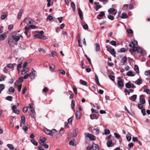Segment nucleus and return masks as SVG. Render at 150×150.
<instances>
[{"instance_id": "obj_25", "label": "nucleus", "mask_w": 150, "mask_h": 150, "mask_svg": "<svg viewBox=\"0 0 150 150\" xmlns=\"http://www.w3.org/2000/svg\"><path fill=\"white\" fill-rule=\"evenodd\" d=\"M34 37L35 38H38L41 39H42V35L40 34L39 33L34 35Z\"/></svg>"}, {"instance_id": "obj_8", "label": "nucleus", "mask_w": 150, "mask_h": 150, "mask_svg": "<svg viewBox=\"0 0 150 150\" xmlns=\"http://www.w3.org/2000/svg\"><path fill=\"white\" fill-rule=\"evenodd\" d=\"M78 12L80 18L81 20H83V12L80 8H79L78 9Z\"/></svg>"}, {"instance_id": "obj_54", "label": "nucleus", "mask_w": 150, "mask_h": 150, "mask_svg": "<svg viewBox=\"0 0 150 150\" xmlns=\"http://www.w3.org/2000/svg\"><path fill=\"white\" fill-rule=\"evenodd\" d=\"M19 83V82L17 80L16 81V82L14 83V87L15 88H17L18 87V86L19 85H18Z\"/></svg>"}, {"instance_id": "obj_32", "label": "nucleus", "mask_w": 150, "mask_h": 150, "mask_svg": "<svg viewBox=\"0 0 150 150\" xmlns=\"http://www.w3.org/2000/svg\"><path fill=\"white\" fill-rule=\"evenodd\" d=\"M31 142L35 146H37L38 144V143L34 139H32L30 140Z\"/></svg>"}, {"instance_id": "obj_60", "label": "nucleus", "mask_w": 150, "mask_h": 150, "mask_svg": "<svg viewBox=\"0 0 150 150\" xmlns=\"http://www.w3.org/2000/svg\"><path fill=\"white\" fill-rule=\"evenodd\" d=\"M108 18L109 19H110L111 20H113L114 19V18L113 17V16H112V15H109L108 16Z\"/></svg>"}, {"instance_id": "obj_3", "label": "nucleus", "mask_w": 150, "mask_h": 150, "mask_svg": "<svg viewBox=\"0 0 150 150\" xmlns=\"http://www.w3.org/2000/svg\"><path fill=\"white\" fill-rule=\"evenodd\" d=\"M84 134L86 137L89 138L91 140L94 141L96 140L95 137L92 134L88 133H85Z\"/></svg>"}, {"instance_id": "obj_34", "label": "nucleus", "mask_w": 150, "mask_h": 150, "mask_svg": "<svg viewBox=\"0 0 150 150\" xmlns=\"http://www.w3.org/2000/svg\"><path fill=\"white\" fill-rule=\"evenodd\" d=\"M127 58L126 57H123L121 60V62L125 63L127 61Z\"/></svg>"}, {"instance_id": "obj_17", "label": "nucleus", "mask_w": 150, "mask_h": 150, "mask_svg": "<svg viewBox=\"0 0 150 150\" xmlns=\"http://www.w3.org/2000/svg\"><path fill=\"white\" fill-rule=\"evenodd\" d=\"M93 149L94 150H99V146L97 144H95L94 143H93Z\"/></svg>"}, {"instance_id": "obj_61", "label": "nucleus", "mask_w": 150, "mask_h": 150, "mask_svg": "<svg viewBox=\"0 0 150 150\" xmlns=\"http://www.w3.org/2000/svg\"><path fill=\"white\" fill-rule=\"evenodd\" d=\"M28 111V108L27 107H24L23 108V111L24 113H26Z\"/></svg>"}, {"instance_id": "obj_18", "label": "nucleus", "mask_w": 150, "mask_h": 150, "mask_svg": "<svg viewBox=\"0 0 150 150\" xmlns=\"http://www.w3.org/2000/svg\"><path fill=\"white\" fill-rule=\"evenodd\" d=\"M105 16V13L104 11H101L100 13L97 16V18L100 19L101 18L100 17H101L103 16Z\"/></svg>"}, {"instance_id": "obj_14", "label": "nucleus", "mask_w": 150, "mask_h": 150, "mask_svg": "<svg viewBox=\"0 0 150 150\" xmlns=\"http://www.w3.org/2000/svg\"><path fill=\"white\" fill-rule=\"evenodd\" d=\"M35 73L36 71L33 72H31V73L29 74L30 77V78L31 79H34L35 77Z\"/></svg>"}, {"instance_id": "obj_23", "label": "nucleus", "mask_w": 150, "mask_h": 150, "mask_svg": "<svg viewBox=\"0 0 150 150\" xmlns=\"http://www.w3.org/2000/svg\"><path fill=\"white\" fill-rule=\"evenodd\" d=\"M23 12V11L22 9H21L19 11V13H18V19H19L21 18Z\"/></svg>"}, {"instance_id": "obj_30", "label": "nucleus", "mask_w": 150, "mask_h": 150, "mask_svg": "<svg viewBox=\"0 0 150 150\" xmlns=\"http://www.w3.org/2000/svg\"><path fill=\"white\" fill-rule=\"evenodd\" d=\"M29 68H27L26 69H24L21 72V74L22 75H25L27 72Z\"/></svg>"}, {"instance_id": "obj_36", "label": "nucleus", "mask_w": 150, "mask_h": 150, "mask_svg": "<svg viewBox=\"0 0 150 150\" xmlns=\"http://www.w3.org/2000/svg\"><path fill=\"white\" fill-rule=\"evenodd\" d=\"M50 69L52 71H53L54 70V69L55 68V66L53 64H52L51 65H49Z\"/></svg>"}, {"instance_id": "obj_62", "label": "nucleus", "mask_w": 150, "mask_h": 150, "mask_svg": "<svg viewBox=\"0 0 150 150\" xmlns=\"http://www.w3.org/2000/svg\"><path fill=\"white\" fill-rule=\"evenodd\" d=\"M22 85L20 84L19 86H18V92H20L21 91V88H22Z\"/></svg>"}, {"instance_id": "obj_15", "label": "nucleus", "mask_w": 150, "mask_h": 150, "mask_svg": "<svg viewBox=\"0 0 150 150\" xmlns=\"http://www.w3.org/2000/svg\"><path fill=\"white\" fill-rule=\"evenodd\" d=\"M81 112L79 111H77L76 112V117L77 119H79L81 116Z\"/></svg>"}, {"instance_id": "obj_5", "label": "nucleus", "mask_w": 150, "mask_h": 150, "mask_svg": "<svg viewBox=\"0 0 150 150\" xmlns=\"http://www.w3.org/2000/svg\"><path fill=\"white\" fill-rule=\"evenodd\" d=\"M30 115L32 118H35V113L34 109H30Z\"/></svg>"}, {"instance_id": "obj_48", "label": "nucleus", "mask_w": 150, "mask_h": 150, "mask_svg": "<svg viewBox=\"0 0 150 150\" xmlns=\"http://www.w3.org/2000/svg\"><path fill=\"white\" fill-rule=\"evenodd\" d=\"M59 72L60 73L62 74V75H65V72L64 70L62 69H60L59 70Z\"/></svg>"}, {"instance_id": "obj_28", "label": "nucleus", "mask_w": 150, "mask_h": 150, "mask_svg": "<svg viewBox=\"0 0 150 150\" xmlns=\"http://www.w3.org/2000/svg\"><path fill=\"white\" fill-rule=\"evenodd\" d=\"M112 144V141L111 140L108 141L107 142V146L108 147H110L112 146L111 145Z\"/></svg>"}, {"instance_id": "obj_37", "label": "nucleus", "mask_w": 150, "mask_h": 150, "mask_svg": "<svg viewBox=\"0 0 150 150\" xmlns=\"http://www.w3.org/2000/svg\"><path fill=\"white\" fill-rule=\"evenodd\" d=\"M110 53L112 55H114V57H115L116 52L114 49H112Z\"/></svg>"}, {"instance_id": "obj_1", "label": "nucleus", "mask_w": 150, "mask_h": 150, "mask_svg": "<svg viewBox=\"0 0 150 150\" xmlns=\"http://www.w3.org/2000/svg\"><path fill=\"white\" fill-rule=\"evenodd\" d=\"M34 21L31 18H24L21 24L24 23L25 26H28L30 24H33Z\"/></svg>"}, {"instance_id": "obj_26", "label": "nucleus", "mask_w": 150, "mask_h": 150, "mask_svg": "<svg viewBox=\"0 0 150 150\" xmlns=\"http://www.w3.org/2000/svg\"><path fill=\"white\" fill-rule=\"evenodd\" d=\"M126 75L128 76H134L135 74H133L132 71H129L127 73Z\"/></svg>"}, {"instance_id": "obj_38", "label": "nucleus", "mask_w": 150, "mask_h": 150, "mask_svg": "<svg viewBox=\"0 0 150 150\" xmlns=\"http://www.w3.org/2000/svg\"><path fill=\"white\" fill-rule=\"evenodd\" d=\"M106 47L107 49V50L110 52V51H111V50H112V49L110 46H109L108 45H106Z\"/></svg>"}, {"instance_id": "obj_43", "label": "nucleus", "mask_w": 150, "mask_h": 150, "mask_svg": "<svg viewBox=\"0 0 150 150\" xmlns=\"http://www.w3.org/2000/svg\"><path fill=\"white\" fill-rule=\"evenodd\" d=\"M99 129L98 128H97L96 129H94L93 130L95 131V134L96 135H97L98 134L99 132Z\"/></svg>"}, {"instance_id": "obj_4", "label": "nucleus", "mask_w": 150, "mask_h": 150, "mask_svg": "<svg viewBox=\"0 0 150 150\" xmlns=\"http://www.w3.org/2000/svg\"><path fill=\"white\" fill-rule=\"evenodd\" d=\"M8 43L9 44L10 47L12 48V47H13L15 43L14 42V40H13V39H10L8 40Z\"/></svg>"}, {"instance_id": "obj_64", "label": "nucleus", "mask_w": 150, "mask_h": 150, "mask_svg": "<svg viewBox=\"0 0 150 150\" xmlns=\"http://www.w3.org/2000/svg\"><path fill=\"white\" fill-rule=\"evenodd\" d=\"M93 146L92 145V146H88L86 149L87 150H91L92 149H93Z\"/></svg>"}, {"instance_id": "obj_6", "label": "nucleus", "mask_w": 150, "mask_h": 150, "mask_svg": "<svg viewBox=\"0 0 150 150\" xmlns=\"http://www.w3.org/2000/svg\"><path fill=\"white\" fill-rule=\"evenodd\" d=\"M77 39L78 40V45L79 47H82V45L81 44V37L80 34H77Z\"/></svg>"}, {"instance_id": "obj_45", "label": "nucleus", "mask_w": 150, "mask_h": 150, "mask_svg": "<svg viewBox=\"0 0 150 150\" xmlns=\"http://www.w3.org/2000/svg\"><path fill=\"white\" fill-rule=\"evenodd\" d=\"M128 17L127 15L125 13H122L121 17L122 18H126Z\"/></svg>"}, {"instance_id": "obj_53", "label": "nucleus", "mask_w": 150, "mask_h": 150, "mask_svg": "<svg viewBox=\"0 0 150 150\" xmlns=\"http://www.w3.org/2000/svg\"><path fill=\"white\" fill-rule=\"evenodd\" d=\"M91 111L92 113H98L99 111L98 110H95L94 109L92 108Z\"/></svg>"}, {"instance_id": "obj_27", "label": "nucleus", "mask_w": 150, "mask_h": 150, "mask_svg": "<svg viewBox=\"0 0 150 150\" xmlns=\"http://www.w3.org/2000/svg\"><path fill=\"white\" fill-rule=\"evenodd\" d=\"M21 123L23 124H25V119L24 116V115H22L21 117Z\"/></svg>"}, {"instance_id": "obj_13", "label": "nucleus", "mask_w": 150, "mask_h": 150, "mask_svg": "<svg viewBox=\"0 0 150 150\" xmlns=\"http://www.w3.org/2000/svg\"><path fill=\"white\" fill-rule=\"evenodd\" d=\"M57 135V132L56 130V129H52L51 131H50V135L51 136L53 137L54 136H55Z\"/></svg>"}, {"instance_id": "obj_9", "label": "nucleus", "mask_w": 150, "mask_h": 150, "mask_svg": "<svg viewBox=\"0 0 150 150\" xmlns=\"http://www.w3.org/2000/svg\"><path fill=\"white\" fill-rule=\"evenodd\" d=\"M139 101L141 103H145V100L144 96V95H142L140 96Z\"/></svg>"}, {"instance_id": "obj_35", "label": "nucleus", "mask_w": 150, "mask_h": 150, "mask_svg": "<svg viewBox=\"0 0 150 150\" xmlns=\"http://www.w3.org/2000/svg\"><path fill=\"white\" fill-rule=\"evenodd\" d=\"M134 70L137 73H139V68L137 65H134Z\"/></svg>"}, {"instance_id": "obj_57", "label": "nucleus", "mask_w": 150, "mask_h": 150, "mask_svg": "<svg viewBox=\"0 0 150 150\" xmlns=\"http://www.w3.org/2000/svg\"><path fill=\"white\" fill-rule=\"evenodd\" d=\"M7 67L8 68L10 69H11L14 67H13V65L11 63L8 64L7 65Z\"/></svg>"}, {"instance_id": "obj_33", "label": "nucleus", "mask_w": 150, "mask_h": 150, "mask_svg": "<svg viewBox=\"0 0 150 150\" xmlns=\"http://www.w3.org/2000/svg\"><path fill=\"white\" fill-rule=\"evenodd\" d=\"M80 83L83 85L87 86V83L86 81L82 80H80Z\"/></svg>"}, {"instance_id": "obj_52", "label": "nucleus", "mask_w": 150, "mask_h": 150, "mask_svg": "<svg viewBox=\"0 0 150 150\" xmlns=\"http://www.w3.org/2000/svg\"><path fill=\"white\" fill-rule=\"evenodd\" d=\"M125 86L127 88H130L131 87V84H129V83H127L125 84Z\"/></svg>"}, {"instance_id": "obj_39", "label": "nucleus", "mask_w": 150, "mask_h": 150, "mask_svg": "<svg viewBox=\"0 0 150 150\" xmlns=\"http://www.w3.org/2000/svg\"><path fill=\"white\" fill-rule=\"evenodd\" d=\"M28 27H29V28H30H30H31L32 29H36L38 28V27L37 26H36L34 25H29L28 26Z\"/></svg>"}, {"instance_id": "obj_12", "label": "nucleus", "mask_w": 150, "mask_h": 150, "mask_svg": "<svg viewBox=\"0 0 150 150\" xmlns=\"http://www.w3.org/2000/svg\"><path fill=\"white\" fill-rule=\"evenodd\" d=\"M47 141V139L45 137H43L42 138H40V142H39V143L40 144H44Z\"/></svg>"}, {"instance_id": "obj_56", "label": "nucleus", "mask_w": 150, "mask_h": 150, "mask_svg": "<svg viewBox=\"0 0 150 150\" xmlns=\"http://www.w3.org/2000/svg\"><path fill=\"white\" fill-rule=\"evenodd\" d=\"M104 132L105 134H107L110 133V131L108 129H105L104 130Z\"/></svg>"}, {"instance_id": "obj_41", "label": "nucleus", "mask_w": 150, "mask_h": 150, "mask_svg": "<svg viewBox=\"0 0 150 150\" xmlns=\"http://www.w3.org/2000/svg\"><path fill=\"white\" fill-rule=\"evenodd\" d=\"M44 132L46 134L50 135V130L47 129H46L44 130Z\"/></svg>"}, {"instance_id": "obj_50", "label": "nucleus", "mask_w": 150, "mask_h": 150, "mask_svg": "<svg viewBox=\"0 0 150 150\" xmlns=\"http://www.w3.org/2000/svg\"><path fill=\"white\" fill-rule=\"evenodd\" d=\"M137 48H138L137 47H135L134 45H133V47L132 50L133 52L137 51Z\"/></svg>"}, {"instance_id": "obj_63", "label": "nucleus", "mask_w": 150, "mask_h": 150, "mask_svg": "<svg viewBox=\"0 0 150 150\" xmlns=\"http://www.w3.org/2000/svg\"><path fill=\"white\" fill-rule=\"evenodd\" d=\"M64 128H62V127L60 129V131H59V134H61V135H62V134H63L64 133Z\"/></svg>"}, {"instance_id": "obj_55", "label": "nucleus", "mask_w": 150, "mask_h": 150, "mask_svg": "<svg viewBox=\"0 0 150 150\" xmlns=\"http://www.w3.org/2000/svg\"><path fill=\"white\" fill-rule=\"evenodd\" d=\"M33 105L34 104H29V105L28 106V108L31 109H34Z\"/></svg>"}, {"instance_id": "obj_16", "label": "nucleus", "mask_w": 150, "mask_h": 150, "mask_svg": "<svg viewBox=\"0 0 150 150\" xmlns=\"http://www.w3.org/2000/svg\"><path fill=\"white\" fill-rule=\"evenodd\" d=\"M95 51L96 52L99 51L100 49V47L98 43H96L94 44Z\"/></svg>"}, {"instance_id": "obj_29", "label": "nucleus", "mask_w": 150, "mask_h": 150, "mask_svg": "<svg viewBox=\"0 0 150 150\" xmlns=\"http://www.w3.org/2000/svg\"><path fill=\"white\" fill-rule=\"evenodd\" d=\"M122 8L123 10L126 11H127L128 8V5L126 4L124 5Z\"/></svg>"}, {"instance_id": "obj_10", "label": "nucleus", "mask_w": 150, "mask_h": 150, "mask_svg": "<svg viewBox=\"0 0 150 150\" xmlns=\"http://www.w3.org/2000/svg\"><path fill=\"white\" fill-rule=\"evenodd\" d=\"M25 31L24 32V33L28 38H29L30 37V35L28 34V32L29 31L30 28H29V27H28V26H25Z\"/></svg>"}, {"instance_id": "obj_51", "label": "nucleus", "mask_w": 150, "mask_h": 150, "mask_svg": "<svg viewBox=\"0 0 150 150\" xmlns=\"http://www.w3.org/2000/svg\"><path fill=\"white\" fill-rule=\"evenodd\" d=\"M109 78L112 81H114L115 79V77L114 76L112 75H110L109 76Z\"/></svg>"}, {"instance_id": "obj_46", "label": "nucleus", "mask_w": 150, "mask_h": 150, "mask_svg": "<svg viewBox=\"0 0 150 150\" xmlns=\"http://www.w3.org/2000/svg\"><path fill=\"white\" fill-rule=\"evenodd\" d=\"M5 88V86L4 84H0V90L1 91L3 90Z\"/></svg>"}, {"instance_id": "obj_58", "label": "nucleus", "mask_w": 150, "mask_h": 150, "mask_svg": "<svg viewBox=\"0 0 150 150\" xmlns=\"http://www.w3.org/2000/svg\"><path fill=\"white\" fill-rule=\"evenodd\" d=\"M114 134L115 137L117 139H119L120 138V135L119 134L116 133H115Z\"/></svg>"}, {"instance_id": "obj_7", "label": "nucleus", "mask_w": 150, "mask_h": 150, "mask_svg": "<svg viewBox=\"0 0 150 150\" xmlns=\"http://www.w3.org/2000/svg\"><path fill=\"white\" fill-rule=\"evenodd\" d=\"M12 109L13 112L16 114H18L20 111L17 109L16 106L15 105L13 106L12 108Z\"/></svg>"}, {"instance_id": "obj_21", "label": "nucleus", "mask_w": 150, "mask_h": 150, "mask_svg": "<svg viewBox=\"0 0 150 150\" xmlns=\"http://www.w3.org/2000/svg\"><path fill=\"white\" fill-rule=\"evenodd\" d=\"M137 95H134L129 98V99L133 101H135L137 98Z\"/></svg>"}, {"instance_id": "obj_2", "label": "nucleus", "mask_w": 150, "mask_h": 150, "mask_svg": "<svg viewBox=\"0 0 150 150\" xmlns=\"http://www.w3.org/2000/svg\"><path fill=\"white\" fill-rule=\"evenodd\" d=\"M20 37V36L18 34L14 33H13V35L11 39H13V40H14L15 42H16L19 40Z\"/></svg>"}, {"instance_id": "obj_44", "label": "nucleus", "mask_w": 150, "mask_h": 150, "mask_svg": "<svg viewBox=\"0 0 150 150\" xmlns=\"http://www.w3.org/2000/svg\"><path fill=\"white\" fill-rule=\"evenodd\" d=\"M138 53L142 54L143 51L142 48L140 47L138 48L137 51Z\"/></svg>"}, {"instance_id": "obj_19", "label": "nucleus", "mask_w": 150, "mask_h": 150, "mask_svg": "<svg viewBox=\"0 0 150 150\" xmlns=\"http://www.w3.org/2000/svg\"><path fill=\"white\" fill-rule=\"evenodd\" d=\"M117 84L118 85L121 87H122L124 86V83L123 81V80H118L117 81Z\"/></svg>"}, {"instance_id": "obj_31", "label": "nucleus", "mask_w": 150, "mask_h": 150, "mask_svg": "<svg viewBox=\"0 0 150 150\" xmlns=\"http://www.w3.org/2000/svg\"><path fill=\"white\" fill-rule=\"evenodd\" d=\"M7 146L11 150H13L15 149L13 145L12 144H8Z\"/></svg>"}, {"instance_id": "obj_49", "label": "nucleus", "mask_w": 150, "mask_h": 150, "mask_svg": "<svg viewBox=\"0 0 150 150\" xmlns=\"http://www.w3.org/2000/svg\"><path fill=\"white\" fill-rule=\"evenodd\" d=\"M23 77L22 76L20 77L18 79V80H17L19 82V83H22L23 81Z\"/></svg>"}, {"instance_id": "obj_47", "label": "nucleus", "mask_w": 150, "mask_h": 150, "mask_svg": "<svg viewBox=\"0 0 150 150\" xmlns=\"http://www.w3.org/2000/svg\"><path fill=\"white\" fill-rule=\"evenodd\" d=\"M9 92L12 93H14L15 91V89L12 87H10L8 89Z\"/></svg>"}, {"instance_id": "obj_42", "label": "nucleus", "mask_w": 150, "mask_h": 150, "mask_svg": "<svg viewBox=\"0 0 150 150\" xmlns=\"http://www.w3.org/2000/svg\"><path fill=\"white\" fill-rule=\"evenodd\" d=\"M71 6L73 11H74L75 10V6L74 2H71Z\"/></svg>"}, {"instance_id": "obj_40", "label": "nucleus", "mask_w": 150, "mask_h": 150, "mask_svg": "<svg viewBox=\"0 0 150 150\" xmlns=\"http://www.w3.org/2000/svg\"><path fill=\"white\" fill-rule=\"evenodd\" d=\"M75 139H73L71 140L69 142V144L70 145H71L73 146H74V142Z\"/></svg>"}, {"instance_id": "obj_11", "label": "nucleus", "mask_w": 150, "mask_h": 150, "mask_svg": "<svg viewBox=\"0 0 150 150\" xmlns=\"http://www.w3.org/2000/svg\"><path fill=\"white\" fill-rule=\"evenodd\" d=\"M99 115L95 114H92L90 115V118L92 119H98Z\"/></svg>"}, {"instance_id": "obj_22", "label": "nucleus", "mask_w": 150, "mask_h": 150, "mask_svg": "<svg viewBox=\"0 0 150 150\" xmlns=\"http://www.w3.org/2000/svg\"><path fill=\"white\" fill-rule=\"evenodd\" d=\"M6 35L5 34L0 35V40H3L6 38Z\"/></svg>"}, {"instance_id": "obj_24", "label": "nucleus", "mask_w": 150, "mask_h": 150, "mask_svg": "<svg viewBox=\"0 0 150 150\" xmlns=\"http://www.w3.org/2000/svg\"><path fill=\"white\" fill-rule=\"evenodd\" d=\"M78 132V129H75L73 131V136L74 137H76Z\"/></svg>"}, {"instance_id": "obj_59", "label": "nucleus", "mask_w": 150, "mask_h": 150, "mask_svg": "<svg viewBox=\"0 0 150 150\" xmlns=\"http://www.w3.org/2000/svg\"><path fill=\"white\" fill-rule=\"evenodd\" d=\"M73 119V117H71L70 118H69L68 120V121L69 123H71Z\"/></svg>"}, {"instance_id": "obj_20", "label": "nucleus", "mask_w": 150, "mask_h": 150, "mask_svg": "<svg viewBox=\"0 0 150 150\" xmlns=\"http://www.w3.org/2000/svg\"><path fill=\"white\" fill-rule=\"evenodd\" d=\"M142 79L141 78H139L135 81L134 83L138 85H139L142 83Z\"/></svg>"}]
</instances>
